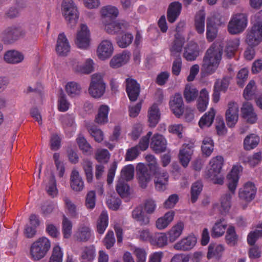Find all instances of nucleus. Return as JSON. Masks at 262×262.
I'll use <instances>...</instances> for the list:
<instances>
[{
  "mask_svg": "<svg viewBox=\"0 0 262 262\" xmlns=\"http://www.w3.org/2000/svg\"><path fill=\"white\" fill-rule=\"evenodd\" d=\"M198 95L199 91L194 85L190 83H188L185 85L183 95L187 103L194 101Z\"/></svg>",
  "mask_w": 262,
  "mask_h": 262,
  "instance_id": "7c9ffc66",
  "label": "nucleus"
},
{
  "mask_svg": "<svg viewBox=\"0 0 262 262\" xmlns=\"http://www.w3.org/2000/svg\"><path fill=\"white\" fill-rule=\"evenodd\" d=\"M5 61L11 64H17L21 62L24 59L23 54L16 50L8 51L4 54Z\"/></svg>",
  "mask_w": 262,
  "mask_h": 262,
  "instance_id": "cd10ccee",
  "label": "nucleus"
},
{
  "mask_svg": "<svg viewBox=\"0 0 262 262\" xmlns=\"http://www.w3.org/2000/svg\"><path fill=\"white\" fill-rule=\"evenodd\" d=\"M209 102V95L206 89H202L198 100L197 108L201 112H204L207 107Z\"/></svg>",
  "mask_w": 262,
  "mask_h": 262,
  "instance_id": "e433bc0d",
  "label": "nucleus"
},
{
  "mask_svg": "<svg viewBox=\"0 0 262 262\" xmlns=\"http://www.w3.org/2000/svg\"><path fill=\"white\" fill-rule=\"evenodd\" d=\"M215 111L211 108L207 113H206L200 119L199 125L201 128L209 127L211 125L214 120Z\"/></svg>",
  "mask_w": 262,
  "mask_h": 262,
  "instance_id": "58836bf2",
  "label": "nucleus"
},
{
  "mask_svg": "<svg viewBox=\"0 0 262 262\" xmlns=\"http://www.w3.org/2000/svg\"><path fill=\"white\" fill-rule=\"evenodd\" d=\"M113 50L112 43L110 40H104L98 47V56L100 59L105 60L112 56Z\"/></svg>",
  "mask_w": 262,
  "mask_h": 262,
  "instance_id": "aec40b11",
  "label": "nucleus"
},
{
  "mask_svg": "<svg viewBox=\"0 0 262 262\" xmlns=\"http://www.w3.org/2000/svg\"><path fill=\"white\" fill-rule=\"evenodd\" d=\"M130 53L123 51L121 53L116 55L111 60L110 66L113 68H118L125 64L129 60Z\"/></svg>",
  "mask_w": 262,
  "mask_h": 262,
  "instance_id": "393cba45",
  "label": "nucleus"
},
{
  "mask_svg": "<svg viewBox=\"0 0 262 262\" xmlns=\"http://www.w3.org/2000/svg\"><path fill=\"white\" fill-rule=\"evenodd\" d=\"M105 83L102 76L99 74H94L92 76L91 82L89 92L94 98H100L105 91Z\"/></svg>",
  "mask_w": 262,
  "mask_h": 262,
  "instance_id": "0eeeda50",
  "label": "nucleus"
},
{
  "mask_svg": "<svg viewBox=\"0 0 262 262\" xmlns=\"http://www.w3.org/2000/svg\"><path fill=\"white\" fill-rule=\"evenodd\" d=\"M223 163L224 159L220 156L212 158L210 161V168L206 174L215 184L222 185L224 183V177L220 174Z\"/></svg>",
  "mask_w": 262,
  "mask_h": 262,
  "instance_id": "7ed1b4c3",
  "label": "nucleus"
},
{
  "mask_svg": "<svg viewBox=\"0 0 262 262\" xmlns=\"http://www.w3.org/2000/svg\"><path fill=\"white\" fill-rule=\"evenodd\" d=\"M116 189L121 196H126L129 193V186L126 182L119 179L116 185Z\"/></svg>",
  "mask_w": 262,
  "mask_h": 262,
  "instance_id": "338daca9",
  "label": "nucleus"
},
{
  "mask_svg": "<svg viewBox=\"0 0 262 262\" xmlns=\"http://www.w3.org/2000/svg\"><path fill=\"white\" fill-rule=\"evenodd\" d=\"M89 133L94 138L96 142H101L103 140V133L96 125H91L88 127Z\"/></svg>",
  "mask_w": 262,
  "mask_h": 262,
  "instance_id": "6e6d98bb",
  "label": "nucleus"
},
{
  "mask_svg": "<svg viewBox=\"0 0 262 262\" xmlns=\"http://www.w3.org/2000/svg\"><path fill=\"white\" fill-rule=\"evenodd\" d=\"M182 4L179 2L170 4L167 11V18L170 23H174L180 15L182 10Z\"/></svg>",
  "mask_w": 262,
  "mask_h": 262,
  "instance_id": "4be33fe9",
  "label": "nucleus"
},
{
  "mask_svg": "<svg viewBox=\"0 0 262 262\" xmlns=\"http://www.w3.org/2000/svg\"><path fill=\"white\" fill-rule=\"evenodd\" d=\"M231 195L229 193L224 194L221 198L220 211L222 214L228 212L231 207Z\"/></svg>",
  "mask_w": 262,
  "mask_h": 262,
  "instance_id": "4d7b16f0",
  "label": "nucleus"
},
{
  "mask_svg": "<svg viewBox=\"0 0 262 262\" xmlns=\"http://www.w3.org/2000/svg\"><path fill=\"white\" fill-rule=\"evenodd\" d=\"M160 112L158 105L154 103L148 111V121L151 127H155L159 123L160 119Z\"/></svg>",
  "mask_w": 262,
  "mask_h": 262,
  "instance_id": "b1692460",
  "label": "nucleus"
},
{
  "mask_svg": "<svg viewBox=\"0 0 262 262\" xmlns=\"http://www.w3.org/2000/svg\"><path fill=\"white\" fill-rule=\"evenodd\" d=\"M51 247L50 240L46 237L38 238L31 245L30 254L35 260H39L44 257Z\"/></svg>",
  "mask_w": 262,
  "mask_h": 262,
  "instance_id": "20e7f679",
  "label": "nucleus"
},
{
  "mask_svg": "<svg viewBox=\"0 0 262 262\" xmlns=\"http://www.w3.org/2000/svg\"><path fill=\"white\" fill-rule=\"evenodd\" d=\"M239 44V39L236 38L230 39L227 41L225 49V55L227 58L230 59L234 57Z\"/></svg>",
  "mask_w": 262,
  "mask_h": 262,
  "instance_id": "c756f323",
  "label": "nucleus"
},
{
  "mask_svg": "<svg viewBox=\"0 0 262 262\" xmlns=\"http://www.w3.org/2000/svg\"><path fill=\"white\" fill-rule=\"evenodd\" d=\"M100 13L103 18H115L119 13L118 9L116 7L111 5L103 7L101 9Z\"/></svg>",
  "mask_w": 262,
  "mask_h": 262,
  "instance_id": "49530a36",
  "label": "nucleus"
},
{
  "mask_svg": "<svg viewBox=\"0 0 262 262\" xmlns=\"http://www.w3.org/2000/svg\"><path fill=\"white\" fill-rule=\"evenodd\" d=\"M256 188L255 185L250 182H247L243 189L239 191L238 195L241 199L249 202L255 198Z\"/></svg>",
  "mask_w": 262,
  "mask_h": 262,
  "instance_id": "f3484780",
  "label": "nucleus"
},
{
  "mask_svg": "<svg viewBox=\"0 0 262 262\" xmlns=\"http://www.w3.org/2000/svg\"><path fill=\"white\" fill-rule=\"evenodd\" d=\"M92 236L90 228L85 226L80 227L77 233V238L80 241L85 242L88 241Z\"/></svg>",
  "mask_w": 262,
  "mask_h": 262,
  "instance_id": "603ef678",
  "label": "nucleus"
},
{
  "mask_svg": "<svg viewBox=\"0 0 262 262\" xmlns=\"http://www.w3.org/2000/svg\"><path fill=\"white\" fill-rule=\"evenodd\" d=\"M242 116L250 123H254L257 120V115L254 112L252 105L249 102H245L241 108Z\"/></svg>",
  "mask_w": 262,
  "mask_h": 262,
  "instance_id": "5701e85b",
  "label": "nucleus"
},
{
  "mask_svg": "<svg viewBox=\"0 0 262 262\" xmlns=\"http://www.w3.org/2000/svg\"><path fill=\"white\" fill-rule=\"evenodd\" d=\"M226 113V120L229 127H233L237 123L238 118V106L234 102H230Z\"/></svg>",
  "mask_w": 262,
  "mask_h": 262,
  "instance_id": "f8f14e48",
  "label": "nucleus"
},
{
  "mask_svg": "<svg viewBox=\"0 0 262 262\" xmlns=\"http://www.w3.org/2000/svg\"><path fill=\"white\" fill-rule=\"evenodd\" d=\"M242 170V167L241 165H234L230 173L227 175L228 187L232 193H234L237 187L239 179V173Z\"/></svg>",
  "mask_w": 262,
  "mask_h": 262,
  "instance_id": "ddd939ff",
  "label": "nucleus"
},
{
  "mask_svg": "<svg viewBox=\"0 0 262 262\" xmlns=\"http://www.w3.org/2000/svg\"><path fill=\"white\" fill-rule=\"evenodd\" d=\"M77 143L83 153L86 155L91 154L92 147L83 136H79L77 138Z\"/></svg>",
  "mask_w": 262,
  "mask_h": 262,
  "instance_id": "69168bd1",
  "label": "nucleus"
},
{
  "mask_svg": "<svg viewBox=\"0 0 262 262\" xmlns=\"http://www.w3.org/2000/svg\"><path fill=\"white\" fill-rule=\"evenodd\" d=\"M217 30L214 23L211 18L207 19L206 38L209 42H212L216 37Z\"/></svg>",
  "mask_w": 262,
  "mask_h": 262,
  "instance_id": "c9c22d12",
  "label": "nucleus"
},
{
  "mask_svg": "<svg viewBox=\"0 0 262 262\" xmlns=\"http://www.w3.org/2000/svg\"><path fill=\"white\" fill-rule=\"evenodd\" d=\"M170 108L172 113L180 118L184 113V103L181 94L177 93L169 102Z\"/></svg>",
  "mask_w": 262,
  "mask_h": 262,
  "instance_id": "dca6fc26",
  "label": "nucleus"
},
{
  "mask_svg": "<svg viewBox=\"0 0 262 262\" xmlns=\"http://www.w3.org/2000/svg\"><path fill=\"white\" fill-rule=\"evenodd\" d=\"M259 142V137L254 134L247 136L244 141V148L249 150L257 146Z\"/></svg>",
  "mask_w": 262,
  "mask_h": 262,
  "instance_id": "a19ab883",
  "label": "nucleus"
},
{
  "mask_svg": "<svg viewBox=\"0 0 262 262\" xmlns=\"http://www.w3.org/2000/svg\"><path fill=\"white\" fill-rule=\"evenodd\" d=\"M63 16L71 27L75 26L79 18L77 7L72 0H63L62 3Z\"/></svg>",
  "mask_w": 262,
  "mask_h": 262,
  "instance_id": "39448f33",
  "label": "nucleus"
},
{
  "mask_svg": "<svg viewBox=\"0 0 262 262\" xmlns=\"http://www.w3.org/2000/svg\"><path fill=\"white\" fill-rule=\"evenodd\" d=\"M95 159L99 163H106L110 159V154L106 149H98L95 154Z\"/></svg>",
  "mask_w": 262,
  "mask_h": 262,
  "instance_id": "052dcab7",
  "label": "nucleus"
},
{
  "mask_svg": "<svg viewBox=\"0 0 262 262\" xmlns=\"http://www.w3.org/2000/svg\"><path fill=\"white\" fill-rule=\"evenodd\" d=\"M56 51L57 54L61 56H67L70 51V46L64 33H61L58 35Z\"/></svg>",
  "mask_w": 262,
  "mask_h": 262,
  "instance_id": "a211bd4d",
  "label": "nucleus"
},
{
  "mask_svg": "<svg viewBox=\"0 0 262 262\" xmlns=\"http://www.w3.org/2000/svg\"><path fill=\"white\" fill-rule=\"evenodd\" d=\"M213 140L209 137L205 138L201 146L203 154L207 157L209 156L213 151Z\"/></svg>",
  "mask_w": 262,
  "mask_h": 262,
  "instance_id": "5fc2aeb1",
  "label": "nucleus"
},
{
  "mask_svg": "<svg viewBox=\"0 0 262 262\" xmlns=\"http://www.w3.org/2000/svg\"><path fill=\"white\" fill-rule=\"evenodd\" d=\"M94 71V62L92 59H88L84 64L77 67L78 72L89 74Z\"/></svg>",
  "mask_w": 262,
  "mask_h": 262,
  "instance_id": "680f3d73",
  "label": "nucleus"
},
{
  "mask_svg": "<svg viewBox=\"0 0 262 262\" xmlns=\"http://www.w3.org/2000/svg\"><path fill=\"white\" fill-rule=\"evenodd\" d=\"M63 252L59 246L53 248L51 256L49 262H62Z\"/></svg>",
  "mask_w": 262,
  "mask_h": 262,
  "instance_id": "774afa93",
  "label": "nucleus"
},
{
  "mask_svg": "<svg viewBox=\"0 0 262 262\" xmlns=\"http://www.w3.org/2000/svg\"><path fill=\"white\" fill-rule=\"evenodd\" d=\"M184 26V23H180L177 25L176 31L177 32L174 35V40L171 44L170 48V51L171 54L175 55L176 54H179L182 50V48L185 43V38L179 32L180 31V27Z\"/></svg>",
  "mask_w": 262,
  "mask_h": 262,
  "instance_id": "9b49d317",
  "label": "nucleus"
},
{
  "mask_svg": "<svg viewBox=\"0 0 262 262\" xmlns=\"http://www.w3.org/2000/svg\"><path fill=\"white\" fill-rule=\"evenodd\" d=\"M150 147L156 154L163 152L166 149V140L161 135L155 134L151 138Z\"/></svg>",
  "mask_w": 262,
  "mask_h": 262,
  "instance_id": "6ab92c4d",
  "label": "nucleus"
},
{
  "mask_svg": "<svg viewBox=\"0 0 262 262\" xmlns=\"http://www.w3.org/2000/svg\"><path fill=\"white\" fill-rule=\"evenodd\" d=\"M196 241V238L194 235H189L175 244L174 248L177 250L189 251L194 247Z\"/></svg>",
  "mask_w": 262,
  "mask_h": 262,
  "instance_id": "412c9836",
  "label": "nucleus"
},
{
  "mask_svg": "<svg viewBox=\"0 0 262 262\" xmlns=\"http://www.w3.org/2000/svg\"><path fill=\"white\" fill-rule=\"evenodd\" d=\"M71 106L70 102L68 100L66 94L62 89L58 98L57 108L59 112H65L67 111Z\"/></svg>",
  "mask_w": 262,
  "mask_h": 262,
  "instance_id": "c03bdc74",
  "label": "nucleus"
},
{
  "mask_svg": "<svg viewBox=\"0 0 262 262\" xmlns=\"http://www.w3.org/2000/svg\"><path fill=\"white\" fill-rule=\"evenodd\" d=\"M82 166L84 169L87 181L91 182L93 179L92 162L88 160H84L82 163Z\"/></svg>",
  "mask_w": 262,
  "mask_h": 262,
  "instance_id": "e2e57ef3",
  "label": "nucleus"
},
{
  "mask_svg": "<svg viewBox=\"0 0 262 262\" xmlns=\"http://www.w3.org/2000/svg\"><path fill=\"white\" fill-rule=\"evenodd\" d=\"M108 225V216L107 212L103 211L98 220L97 231L100 234L104 233Z\"/></svg>",
  "mask_w": 262,
  "mask_h": 262,
  "instance_id": "ea45409f",
  "label": "nucleus"
},
{
  "mask_svg": "<svg viewBox=\"0 0 262 262\" xmlns=\"http://www.w3.org/2000/svg\"><path fill=\"white\" fill-rule=\"evenodd\" d=\"M110 112V107L107 105L103 104L99 108L98 114L95 118L97 123L100 124L106 123L108 121V114Z\"/></svg>",
  "mask_w": 262,
  "mask_h": 262,
  "instance_id": "473e14b6",
  "label": "nucleus"
},
{
  "mask_svg": "<svg viewBox=\"0 0 262 262\" xmlns=\"http://www.w3.org/2000/svg\"><path fill=\"white\" fill-rule=\"evenodd\" d=\"M247 15L245 13H237L232 15L228 26V30L231 34L242 32L247 27Z\"/></svg>",
  "mask_w": 262,
  "mask_h": 262,
  "instance_id": "423d86ee",
  "label": "nucleus"
},
{
  "mask_svg": "<svg viewBox=\"0 0 262 262\" xmlns=\"http://www.w3.org/2000/svg\"><path fill=\"white\" fill-rule=\"evenodd\" d=\"M205 13L203 10L199 11L195 16L194 26L196 31L200 34L205 31Z\"/></svg>",
  "mask_w": 262,
  "mask_h": 262,
  "instance_id": "72a5a7b5",
  "label": "nucleus"
},
{
  "mask_svg": "<svg viewBox=\"0 0 262 262\" xmlns=\"http://www.w3.org/2000/svg\"><path fill=\"white\" fill-rule=\"evenodd\" d=\"M120 176V179L122 181H129L132 180L134 176V166L129 164L124 166L121 170Z\"/></svg>",
  "mask_w": 262,
  "mask_h": 262,
  "instance_id": "3c124183",
  "label": "nucleus"
},
{
  "mask_svg": "<svg viewBox=\"0 0 262 262\" xmlns=\"http://www.w3.org/2000/svg\"><path fill=\"white\" fill-rule=\"evenodd\" d=\"M22 29L19 27H8L2 34V41L6 44H10L23 35Z\"/></svg>",
  "mask_w": 262,
  "mask_h": 262,
  "instance_id": "1a4fd4ad",
  "label": "nucleus"
},
{
  "mask_svg": "<svg viewBox=\"0 0 262 262\" xmlns=\"http://www.w3.org/2000/svg\"><path fill=\"white\" fill-rule=\"evenodd\" d=\"M95 249L93 246L85 247L81 252V258L82 261L91 262L95 257Z\"/></svg>",
  "mask_w": 262,
  "mask_h": 262,
  "instance_id": "8fccbe9b",
  "label": "nucleus"
},
{
  "mask_svg": "<svg viewBox=\"0 0 262 262\" xmlns=\"http://www.w3.org/2000/svg\"><path fill=\"white\" fill-rule=\"evenodd\" d=\"M203 188V184L201 181H196L193 183L191 187V201L192 203H195L201 192Z\"/></svg>",
  "mask_w": 262,
  "mask_h": 262,
  "instance_id": "864d4df0",
  "label": "nucleus"
},
{
  "mask_svg": "<svg viewBox=\"0 0 262 262\" xmlns=\"http://www.w3.org/2000/svg\"><path fill=\"white\" fill-rule=\"evenodd\" d=\"M81 90L80 85L76 82H69L66 85V92L72 98L79 96L81 93Z\"/></svg>",
  "mask_w": 262,
  "mask_h": 262,
  "instance_id": "79ce46f5",
  "label": "nucleus"
},
{
  "mask_svg": "<svg viewBox=\"0 0 262 262\" xmlns=\"http://www.w3.org/2000/svg\"><path fill=\"white\" fill-rule=\"evenodd\" d=\"M146 160L147 165L139 163L136 167L137 178L140 186L143 189L147 187L148 183L151 181L152 175L157 172L158 168L157 160L154 156L147 155Z\"/></svg>",
  "mask_w": 262,
  "mask_h": 262,
  "instance_id": "f03ea898",
  "label": "nucleus"
},
{
  "mask_svg": "<svg viewBox=\"0 0 262 262\" xmlns=\"http://www.w3.org/2000/svg\"><path fill=\"white\" fill-rule=\"evenodd\" d=\"M125 82L126 92L129 99L131 101H135L140 94V84L136 80L130 78H127Z\"/></svg>",
  "mask_w": 262,
  "mask_h": 262,
  "instance_id": "2eb2a0df",
  "label": "nucleus"
},
{
  "mask_svg": "<svg viewBox=\"0 0 262 262\" xmlns=\"http://www.w3.org/2000/svg\"><path fill=\"white\" fill-rule=\"evenodd\" d=\"M72 222L65 216H63L62 223V230L63 237L69 238L72 234Z\"/></svg>",
  "mask_w": 262,
  "mask_h": 262,
  "instance_id": "13d9d810",
  "label": "nucleus"
},
{
  "mask_svg": "<svg viewBox=\"0 0 262 262\" xmlns=\"http://www.w3.org/2000/svg\"><path fill=\"white\" fill-rule=\"evenodd\" d=\"M194 147L193 143L184 144L180 150L179 158L183 167H186L188 165L193 152Z\"/></svg>",
  "mask_w": 262,
  "mask_h": 262,
  "instance_id": "4468645a",
  "label": "nucleus"
},
{
  "mask_svg": "<svg viewBox=\"0 0 262 262\" xmlns=\"http://www.w3.org/2000/svg\"><path fill=\"white\" fill-rule=\"evenodd\" d=\"M225 239L227 244L230 246H234L237 243L238 236L236 233L234 227L230 226L228 228Z\"/></svg>",
  "mask_w": 262,
  "mask_h": 262,
  "instance_id": "09e8293b",
  "label": "nucleus"
},
{
  "mask_svg": "<svg viewBox=\"0 0 262 262\" xmlns=\"http://www.w3.org/2000/svg\"><path fill=\"white\" fill-rule=\"evenodd\" d=\"M223 50L214 45L207 50L203 60L201 74L202 77H206L214 73L217 69L222 59Z\"/></svg>",
  "mask_w": 262,
  "mask_h": 262,
  "instance_id": "f257e3e1",
  "label": "nucleus"
},
{
  "mask_svg": "<svg viewBox=\"0 0 262 262\" xmlns=\"http://www.w3.org/2000/svg\"><path fill=\"white\" fill-rule=\"evenodd\" d=\"M90 31L86 25L82 24L80 30L78 32L75 43L79 48L85 49L90 45Z\"/></svg>",
  "mask_w": 262,
  "mask_h": 262,
  "instance_id": "9d476101",
  "label": "nucleus"
},
{
  "mask_svg": "<svg viewBox=\"0 0 262 262\" xmlns=\"http://www.w3.org/2000/svg\"><path fill=\"white\" fill-rule=\"evenodd\" d=\"M174 212L170 211L165 214L164 216L159 218L156 221V227L159 229H165L173 220Z\"/></svg>",
  "mask_w": 262,
  "mask_h": 262,
  "instance_id": "f704fd0d",
  "label": "nucleus"
},
{
  "mask_svg": "<svg viewBox=\"0 0 262 262\" xmlns=\"http://www.w3.org/2000/svg\"><path fill=\"white\" fill-rule=\"evenodd\" d=\"M155 180L156 189L159 191H163L166 189L168 182L169 176L167 172L156 173Z\"/></svg>",
  "mask_w": 262,
  "mask_h": 262,
  "instance_id": "a878e982",
  "label": "nucleus"
},
{
  "mask_svg": "<svg viewBox=\"0 0 262 262\" xmlns=\"http://www.w3.org/2000/svg\"><path fill=\"white\" fill-rule=\"evenodd\" d=\"M132 217L138 222L141 226L147 225L149 223V217L145 215L141 207H138L132 212Z\"/></svg>",
  "mask_w": 262,
  "mask_h": 262,
  "instance_id": "2f4dec72",
  "label": "nucleus"
},
{
  "mask_svg": "<svg viewBox=\"0 0 262 262\" xmlns=\"http://www.w3.org/2000/svg\"><path fill=\"white\" fill-rule=\"evenodd\" d=\"M230 83V79L228 77H225L222 79H218L216 80L214 84V88L218 90L226 92L228 88Z\"/></svg>",
  "mask_w": 262,
  "mask_h": 262,
  "instance_id": "0e129e2a",
  "label": "nucleus"
},
{
  "mask_svg": "<svg viewBox=\"0 0 262 262\" xmlns=\"http://www.w3.org/2000/svg\"><path fill=\"white\" fill-rule=\"evenodd\" d=\"M133 35L128 33H125L117 39V44L119 47L122 48H126L132 42Z\"/></svg>",
  "mask_w": 262,
  "mask_h": 262,
  "instance_id": "bf43d9fd",
  "label": "nucleus"
},
{
  "mask_svg": "<svg viewBox=\"0 0 262 262\" xmlns=\"http://www.w3.org/2000/svg\"><path fill=\"white\" fill-rule=\"evenodd\" d=\"M104 28L109 34H120L123 32L125 30V26L123 24L113 21L105 24Z\"/></svg>",
  "mask_w": 262,
  "mask_h": 262,
  "instance_id": "4c0bfd02",
  "label": "nucleus"
},
{
  "mask_svg": "<svg viewBox=\"0 0 262 262\" xmlns=\"http://www.w3.org/2000/svg\"><path fill=\"white\" fill-rule=\"evenodd\" d=\"M199 55L198 47L196 43L190 42L185 48L183 53L184 57L187 61L195 60Z\"/></svg>",
  "mask_w": 262,
  "mask_h": 262,
  "instance_id": "c85d7f7f",
  "label": "nucleus"
},
{
  "mask_svg": "<svg viewBox=\"0 0 262 262\" xmlns=\"http://www.w3.org/2000/svg\"><path fill=\"white\" fill-rule=\"evenodd\" d=\"M150 244L160 248L163 247L167 244V237L165 234L163 233H155L152 234Z\"/></svg>",
  "mask_w": 262,
  "mask_h": 262,
  "instance_id": "a18cd8bd",
  "label": "nucleus"
},
{
  "mask_svg": "<svg viewBox=\"0 0 262 262\" xmlns=\"http://www.w3.org/2000/svg\"><path fill=\"white\" fill-rule=\"evenodd\" d=\"M246 41L249 46H256L262 41V21L255 23L247 33Z\"/></svg>",
  "mask_w": 262,
  "mask_h": 262,
  "instance_id": "6e6552de",
  "label": "nucleus"
},
{
  "mask_svg": "<svg viewBox=\"0 0 262 262\" xmlns=\"http://www.w3.org/2000/svg\"><path fill=\"white\" fill-rule=\"evenodd\" d=\"M183 228V223L179 222L169 230L168 235L170 242H174L181 235Z\"/></svg>",
  "mask_w": 262,
  "mask_h": 262,
  "instance_id": "de8ad7c7",
  "label": "nucleus"
},
{
  "mask_svg": "<svg viewBox=\"0 0 262 262\" xmlns=\"http://www.w3.org/2000/svg\"><path fill=\"white\" fill-rule=\"evenodd\" d=\"M223 221H224V219H220L213 226L211 230L212 237H219L224 234L227 225L223 223Z\"/></svg>",
  "mask_w": 262,
  "mask_h": 262,
  "instance_id": "37998d69",
  "label": "nucleus"
},
{
  "mask_svg": "<svg viewBox=\"0 0 262 262\" xmlns=\"http://www.w3.org/2000/svg\"><path fill=\"white\" fill-rule=\"evenodd\" d=\"M70 181L71 187L74 191H80L83 189L84 183L77 170L75 169L72 170Z\"/></svg>",
  "mask_w": 262,
  "mask_h": 262,
  "instance_id": "bb28decb",
  "label": "nucleus"
}]
</instances>
